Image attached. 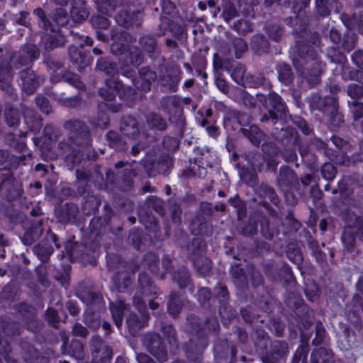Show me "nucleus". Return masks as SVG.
Instances as JSON below:
<instances>
[{
	"instance_id": "nucleus-1",
	"label": "nucleus",
	"mask_w": 363,
	"mask_h": 363,
	"mask_svg": "<svg viewBox=\"0 0 363 363\" xmlns=\"http://www.w3.org/2000/svg\"><path fill=\"white\" fill-rule=\"evenodd\" d=\"M114 216L112 208L106 203L103 216H94L91 219L88 230L84 233L81 242L75 240L74 235L63 239L50 228L46 231L43 239L48 245L53 246L54 250L64 247V250L57 255L59 259L67 257L70 262L93 264L99 257L103 237L108 233L117 235L123 229L122 226L116 228L112 226L111 219Z\"/></svg>"
},
{
	"instance_id": "nucleus-2",
	"label": "nucleus",
	"mask_w": 363,
	"mask_h": 363,
	"mask_svg": "<svg viewBox=\"0 0 363 363\" xmlns=\"http://www.w3.org/2000/svg\"><path fill=\"white\" fill-rule=\"evenodd\" d=\"M257 95L260 103L267 111V113L262 115L260 121L265 123L270 121L274 125L278 123L280 125V127H275L276 130H280L281 132L279 155L287 163L295 162V167H298L299 164L296 162V152L301 138L295 128L284 125L288 114L286 103L281 96L273 90H270L267 96L258 94Z\"/></svg>"
},
{
	"instance_id": "nucleus-3",
	"label": "nucleus",
	"mask_w": 363,
	"mask_h": 363,
	"mask_svg": "<svg viewBox=\"0 0 363 363\" xmlns=\"http://www.w3.org/2000/svg\"><path fill=\"white\" fill-rule=\"evenodd\" d=\"M320 40L318 33L306 30L301 32L295 44L294 52L305 64L301 75L311 86L320 82L326 68L317 50Z\"/></svg>"
},
{
	"instance_id": "nucleus-4",
	"label": "nucleus",
	"mask_w": 363,
	"mask_h": 363,
	"mask_svg": "<svg viewBox=\"0 0 363 363\" xmlns=\"http://www.w3.org/2000/svg\"><path fill=\"white\" fill-rule=\"evenodd\" d=\"M186 328L191 338L184 347L185 355L192 363H201L203 354L208 346V333L218 334L220 325L215 315L206 317L203 322L199 316L190 313L186 317Z\"/></svg>"
},
{
	"instance_id": "nucleus-5",
	"label": "nucleus",
	"mask_w": 363,
	"mask_h": 363,
	"mask_svg": "<svg viewBox=\"0 0 363 363\" xmlns=\"http://www.w3.org/2000/svg\"><path fill=\"white\" fill-rule=\"evenodd\" d=\"M63 127L69 132V140L76 145L67 155L73 164H79L83 160L95 161L98 153L91 149L92 139L86 124L79 119H71L64 123Z\"/></svg>"
},
{
	"instance_id": "nucleus-6",
	"label": "nucleus",
	"mask_w": 363,
	"mask_h": 363,
	"mask_svg": "<svg viewBox=\"0 0 363 363\" xmlns=\"http://www.w3.org/2000/svg\"><path fill=\"white\" fill-rule=\"evenodd\" d=\"M99 96L106 103L115 101L116 96H118L120 104L126 107H133L137 99L136 90L130 86H125L119 79H106L105 86L98 90Z\"/></svg>"
},
{
	"instance_id": "nucleus-7",
	"label": "nucleus",
	"mask_w": 363,
	"mask_h": 363,
	"mask_svg": "<svg viewBox=\"0 0 363 363\" xmlns=\"http://www.w3.org/2000/svg\"><path fill=\"white\" fill-rule=\"evenodd\" d=\"M309 107L311 111H318L325 116L333 128H340L344 124V116L339 111L336 97H322L319 93L313 94L310 98Z\"/></svg>"
},
{
	"instance_id": "nucleus-8",
	"label": "nucleus",
	"mask_w": 363,
	"mask_h": 363,
	"mask_svg": "<svg viewBox=\"0 0 363 363\" xmlns=\"http://www.w3.org/2000/svg\"><path fill=\"white\" fill-rule=\"evenodd\" d=\"M260 226L262 235L272 240L274 237V231L270 227L269 217L262 210H255L250 213L248 220L239 226V233L245 237H251L257 234L258 226Z\"/></svg>"
},
{
	"instance_id": "nucleus-9",
	"label": "nucleus",
	"mask_w": 363,
	"mask_h": 363,
	"mask_svg": "<svg viewBox=\"0 0 363 363\" xmlns=\"http://www.w3.org/2000/svg\"><path fill=\"white\" fill-rule=\"evenodd\" d=\"M141 164L148 177H155L159 174L168 176L174 167V160L167 153L158 155L152 150L141 160Z\"/></svg>"
},
{
	"instance_id": "nucleus-10",
	"label": "nucleus",
	"mask_w": 363,
	"mask_h": 363,
	"mask_svg": "<svg viewBox=\"0 0 363 363\" xmlns=\"http://www.w3.org/2000/svg\"><path fill=\"white\" fill-rule=\"evenodd\" d=\"M160 106L168 116L169 121L177 128L180 136L182 137L186 125L182 98L178 95L163 96L160 99Z\"/></svg>"
},
{
	"instance_id": "nucleus-11",
	"label": "nucleus",
	"mask_w": 363,
	"mask_h": 363,
	"mask_svg": "<svg viewBox=\"0 0 363 363\" xmlns=\"http://www.w3.org/2000/svg\"><path fill=\"white\" fill-rule=\"evenodd\" d=\"M233 116L236 122L241 126L240 133L253 145L259 147L264 134L257 125L252 124V116L241 111H235Z\"/></svg>"
},
{
	"instance_id": "nucleus-12",
	"label": "nucleus",
	"mask_w": 363,
	"mask_h": 363,
	"mask_svg": "<svg viewBox=\"0 0 363 363\" xmlns=\"http://www.w3.org/2000/svg\"><path fill=\"white\" fill-rule=\"evenodd\" d=\"M214 304L218 306L217 311L222 320L230 321L235 317V310L230 306V292L228 287L221 282H218L213 287Z\"/></svg>"
},
{
	"instance_id": "nucleus-13",
	"label": "nucleus",
	"mask_w": 363,
	"mask_h": 363,
	"mask_svg": "<svg viewBox=\"0 0 363 363\" xmlns=\"http://www.w3.org/2000/svg\"><path fill=\"white\" fill-rule=\"evenodd\" d=\"M111 40L113 41L111 45L112 53L117 56L120 61H123L132 48L130 47L132 35L125 30L113 28H111Z\"/></svg>"
},
{
	"instance_id": "nucleus-14",
	"label": "nucleus",
	"mask_w": 363,
	"mask_h": 363,
	"mask_svg": "<svg viewBox=\"0 0 363 363\" xmlns=\"http://www.w3.org/2000/svg\"><path fill=\"white\" fill-rule=\"evenodd\" d=\"M357 238L363 242V217L356 216L352 223L345 227L341 236L342 244L348 252L354 250Z\"/></svg>"
},
{
	"instance_id": "nucleus-15",
	"label": "nucleus",
	"mask_w": 363,
	"mask_h": 363,
	"mask_svg": "<svg viewBox=\"0 0 363 363\" xmlns=\"http://www.w3.org/2000/svg\"><path fill=\"white\" fill-rule=\"evenodd\" d=\"M143 344L148 352L160 362H166L168 359V352L164 340L156 333H149L143 337Z\"/></svg>"
},
{
	"instance_id": "nucleus-16",
	"label": "nucleus",
	"mask_w": 363,
	"mask_h": 363,
	"mask_svg": "<svg viewBox=\"0 0 363 363\" xmlns=\"http://www.w3.org/2000/svg\"><path fill=\"white\" fill-rule=\"evenodd\" d=\"M182 76L183 72L179 65H167L164 68V72L160 75L159 82L161 87L167 91L174 93L178 91Z\"/></svg>"
},
{
	"instance_id": "nucleus-17",
	"label": "nucleus",
	"mask_w": 363,
	"mask_h": 363,
	"mask_svg": "<svg viewBox=\"0 0 363 363\" xmlns=\"http://www.w3.org/2000/svg\"><path fill=\"white\" fill-rule=\"evenodd\" d=\"M15 310L21 316L28 330L34 333L39 332L40 324L38 320L36 310L32 304L21 301L16 304Z\"/></svg>"
},
{
	"instance_id": "nucleus-18",
	"label": "nucleus",
	"mask_w": 363,
	"mask_h": 363,
	"mask_svg": "<svg viewBox=\"0 0 363 363\" xmlns=\"http://www.w3.org/2000/svg\"><path fill=\"white\" fill-rule=\"evenodd\" d=\"M23 351V357L27 363H50V358L53 351L50 349L40 352L32 344L27 341L21 340L19 342Z\"/></svg>"
},
{
	"instance_id": "nucleus-19",
	"label": "nucleus",
	"mask_w": 363,
	"mask_h": 363,
	"mask_svg": "<svg viewBox=\"0 0 363 363\" xmlns=\"http://www.w3.org/2000/svg\"><path fill=\"white\" fill-rule=\"evenodd\" d=\"M89 347L94 363H110L113 357L112 347L107 345L101 337H92Z\"/></svg>"
},
{
	"instance_id": "nucleus-20",
	"label": "nucleus",
	"mask_w": 363,
	"mask_h": 363,
	"mask_svg": "<svg viewBox=\"0 0 363 363\" xmlns=\"http://www.w3.org/2000/svg\"><path fill=\"white\" fill-rule=\"evenodd\" d=\"M23 189L9 173L0 174V194H4L7 201L12 202L21 199Z\"/></svg>"
},
{
	"instance_id": "nucleus-21",
	"label": "nucleus",
	"mask_w": 363,
	"mask_h": 363,
	"mask_svg": "<svg viewBox=\"0 0 363 363\" xmlns=\"http://www.w3.org/2000/svg\"><path fill=\"white\" fill-rule=\"evenodd\" d=\"M123 111L122 104H109L100 102L98 104L96 116L91 121L93 125L100 129H106L110 125V117L108 111L116 113Z\"/></svg>"
},
{
	"instance_id": "nucleus-22",
	"label": "nucleus",
	"mask_w": 363,
	"mask_h": 363,
	"mask_svg": "<svg viewBox=\"0 0 363 363\" xmlns=\"http://www.w3.org/2000/svg\"><path fill=\"white\" fill-rule=\"evenodd\" d=\"M69 57L71 62L79 72H83L89 67L93 61L90 52L86 50L83 45L76 46L72 45L69 47Z\"/></svg>"
},
{
	"instance_id": "nucleus-23",
	"label": "nucleus",
	"mask_w": 363,
	"mask_h": 363,
	"mask_svg": "<svg viewBox=\"0 0 363 363\" xmlns=\"http://www.w3.org/2000/svg\"><path fill=\"white\" fill-rule=\"evenodd\" d=\"M277 184L279 188L285 192L296 190L299 186L296 173L286 165L280 167L279 175L277 178Z\"/></svg>"
},
{
	"instance_id": "nucleus-24",
	"label": "nucleus",
	"mask_w": 363,
	"mask_h": 363,
	"mask_svg": "<svg viewBox=\"0 0 363 363\" xmlns=\"http://www.w3.org/2000/svg\"><path fill=\"white\" fill-rule=\"evenodd\" d=\"M22 80V89L27 94H33L45 80L44 74H38L30 68H26L19 73Z\"/></svg>"
},
{
	"instance_id": "nucleus-25",
	"label": "nucleus",
	"mask_w": 363,
	"mask_h": 363,
	"mask_svg": "<svg viewBox=\"0 0 363 363\" xmlns=\"http://www.w3.org/2000/svg\"><path fill=\"white\" fill-rule=\"evenodd\" d=\"M150 315L146 308L138 314L130 313L125 318V323L128 333L133 337H136L140 331L147 325Z\"/></svg>"
},
{
	"instance_id": "nucleus-26",
	"label": "nucleus",
	"mask_w": 363,
	"mask_h": 363,
	"mask_svg": "<svg viewBox=\"0 0 363 363\" xmlns=\"http://www.w3.org/2000/svg\"><path fill=\"white\" fill-rule=\"evenodd\" d=\"M43 30L45 33L42 35V41L46 51H51L65 45V37L59 28L53 24Z\"/></svg>"
},
{
	"instance_id": "nucleus-27",
	"label": "nucleus",
	"mask_w": 363,
	"mask_h": 363,
	"mask_svg": "<svg viewBox=\"0 0 363 363\" xmlns=\"http://www.w3.org/2000/svg\"><path fill=\"white\" fill-rule=\"evenodd\" d=\"M139 48L152 61L159 60L162 56V50L158 45L157 38L152 34L142 35L138 39Z\"/></svg>"
},
{
	"instance_id": "nucleus-28",
	"label": "nucleus",
	"mask_w": 363,
	"mask_h": 363,
	"mask_svg": "<svg viewBox=\"0 0 363 363\" xmlns=\"http://www.w3.org/2000/svg\"><path fill=\"white\" fill-rule=\"evenodd\" d=\"M184 31V27L172 20V18L165 16H160L157 26V34L158 36L161 37L171 33L174 38L179 40L183 35Z\"/></svg>"
},
{
	"instance_id": "nucleus-29",
	"label": "nucleus",
	"mask_w": 363,
	"mask_h": 363,
	"mask_svg": "<svg viewBox=\"0 0 363 363\" xmlns=\"http://www.w3.org/2000/svg\"><path fill=\"white\" fill-rule=\"evenodd\" d=\"M157 79V73L150 66H145L138 70L137 80L133 81V86L145 93L150 91L152 84Z\"/></svg>"
},
{
	"instance_id": "nucleus-30",
	"label": "nucleus",
	"mask_w": 363,
	"mask_h": 363,
	"mask_svg": "<svg viewBox=\"0 0 363 363\" xmlns=\"http://www.w3.org/2000/svg\"><path fill=\"white\" fill-rule=\"evenodd\" d=\"M55 218L62 224H73L77 221L79 208L72 202H66L55 210Z\"/></svg>"
},
{
	"instance_id": "nucleus-31",
	"label": "nucleus",
	"mask_w": 363,
	"mask_h": 363,
	"mask_svg": "<svg viewBox=\"0 0 363 363\" xmlns=\"http://www.w3.org/2000/svg\"><path fill=\"white\" fill-rule=\"evenodd\" d=\"M356 147L346 140L340 148L339 162L341 165L352 167L355 164H362V157L360 153L354 152Z\"/></svg>"
},
{
	"instance_id": "nucleus-32",
	"label": "nucleus",
	"mask_w": 363,
	"mask_h": 363,
	"mask_svg": "<svg viewBox=\"0 0 363 363\" xmlns=\"http://www.w3.org/2000/svg\"><path fill=\"white\" fill-rule=\"evenodd\" d=\"M128 240L133 247L138 251H145L152 244V236L136 227L130 230Z\"/></svg>"
},
{
	"instance_id": "nucleus-33",
	"label": "nucleus",
	"mask_w": 363,
	"mask_h": 363,
	"mask_svg": "<svg viewBox=\"0 0 363 363\" xmlns=\"http://www.w3.org/2000/svg\"><path fill=\"white\" fill-rule=\"evenodd\" d=\"M40 57V50L32 43H25L21 46L17 63L21 66L31 65Z\"/></svg>"
},
{
	"instance_id": "nucleus-34",
	"label": "nucleus",
	"mask_w": 363,
	"mask_h": 363,
	"mask_svg": "<svg viewBox=\"0 0 363 363\" xmlns=\"http://www.w3.org/2000/svg\"><path fill=\"white\" fill-rule=\"evenodd\" d=\"M311 0H264L265 7H269L274 4L284 7L291 8L293 13L298 16L310 5Z\"/></svg>"
},
{
	"instance_id": "nucleus-35",
	"label": "nucleus",
	"mask_w": 363,
	"mask_h": 363,
	"mask_svg": "<svg viewBox=\"0 0 363 363\" xmlns=\"http://www.w3.org/2000/svg\"><path fill=\"white\" fill-rule=\"evenodd\" d=\"M61 82H66L79 90H86V85L81 80V77L68 69L62 70L61 75L52 76V84H57Z\"/></svg>"
},
{
	"instance_id": "nucleus-36",
	"label": "nucleus",
	"mask_w": 363,
	"mask_h": 363,
	"mask_svg": "<svg viewBox=\"0 0 363 363\" xmlns=\"http://www.w3.org/2000/svg\"><path fill=\"white\" fill-rule=\"evenodd\" d=\"M0 329L6 336L12 338L21 335L23 325L19 321L9 317H1Z\"/></svg>"
},
{
	"instance_id": "nucleus-37",
	"label": "nucleus",
	"mask_w": 363,
	"mask_h": 363,
	"mask_svg": "<svg viewBox=\"0 0 363 363\" xmlns=\"http://www.w3.org/2000/svg\"><path fill=\"white\" fill-rule=\"evenodd\" d=\"M138 293L143 296H153L157 298L159 296V289L155 286L150 276L145 273H140L138 275Z\"/></svg>"
},
{
	"instance_id": "nucleus-38",
	"label": "nucleus",
	"mask_w": 363,
	"mask_h": 363,
	"mask_svg": "<svg viewBox=\"0 0 363 363\" xmlns=\"http://www.w3.org/2000/svg\"><path fill=\"white\" fill-rule=\"evenodd\" d=\"M288 306L292 307L295 315L301 320H304L308 317V307L300 294H292L286 302Z\"/></svg>"
},
{
	"instance_id": "nucleus-39",
	"label": "nucleus",
	"mask_w": 363,
	"mask_h": 363,
	"mask_svg": "<svg viewBox=\"0 0 363 363\" xmlns=\"http://www.w3.org/2000/svg\"><path fill=\"white\" fill-rule=\"evenodd\" d=\"M196 299L201 306L211 312L215 313L218 306L214 304L213 295L211 290L206 286L199 287L196 294Z\"/></svg>"
},
{
	"instance_id": "nucleus-40",
	"label": "nucleus",
	"mask_w": 363,
	"mask_h": 363,
	"mask_svg": "<svg viewBox=\"0 0 363 363\" xmlns=\"http://www.w3.org/2000/svg\"><path fill=\"white\" fill-rule=\"evenodd\" d=\"M225 71L230 74L232 80L238 85H245L246 67L244 64L235 62L232 60L231 62H228Z\"/></svg>"
},
{
	"instance_id": "nucleus-41",
	"label": "nucleus",
	"mask_w": 363,
	"mask_h": 363,
	"mask_svg": "<svg viewBox=\"0 0 363 363\" xmlns=\"http://www.w3.org/2000/svg\"><path fill=\"white\" fill-rule=\"evenodd\" d=\"M289 353V348L287 341L274 340L272 342L269 351L266 354L285 363Z\"/></svg>"
},
{
	"instance_id": "nucleus-42",
	"label": "nucleus",
	"mask_w": 363,
	"mask_h": 363,
	"mask_svg": "<svg viewBox=\"0 0 363 363\" xmlns=\"http://www.w3.org/2000/svg\"><path fill=\"white\" fill-rule=\"evenodd\" d=\"M159 263L160 259L157 254L147 252L143 255L142 264L150 271L152 276L162 280L164 279V274H160Z\"/></svg>"
},
{
	"instance_id": "nucleus-43",
	"label": "nucleus",
	"mask_w": 363,
	"mask_h": 363,
	"mask_svg": "<svg viewBox=\"0 0 363 363\" xmlns=\"http://www.w3.org/2000/svg\"><path fill=\"white\" fill-rule=\"evenodd\" d=\"M89 11L85 0H74L70 9V16L76 23L84 21L89 16Z\"/></svg>"
},
{
	"instance_id": "nucleus-44",
	"label": "nucleus",
	"mask_w": 363,
	"mask_h": 363,
	"mask_svg": "<svg viewBox=\"0 0 363 363\" xmlns=\"http://www.w3.org/2000/svg\"><path fill=\"white\" fill-rule=\"evenodd\" d=\"M59 136L58 129L51 124H47L43 130L40 138L41 147L43 149L49 150L56 143Z\"/></svg>"
},
{
	"instance_id": "nucleus-45",
	"label": "nucleus",
	"mask_w": 363,
	"mask_h": 363,
	"mask_svg": "<svg viewBox=\"0 0 363 363\" xmlns=\"http://www.w3.org/2000/svg\"><path fill=\"white\" fill-rule=\"evenodd\" d=\"M62 348L65 354L77 360H82L84 358V345L80 340H72L68 345L64 341Z\"/></svg>"
},
{
	"instance_id": "nucleus-46",
	"label": "nucleus",
	"mask_w": 363,
	"mask_h": 363,
	"mask_svg": "<svg viewBox=\"0 0 363 363\" xmlns=\"http://www.w3.org/2000/svg\"><path fill=\"white\" fill-rule=\"evenodd\" d=\"M189 229L191 234L195 235L208 236L212 233L211 228L203 216L194 217L191 221Z\"/></svg>"
},
{
	"instance_id": "nucleus-47",
	"label": "nucleus",
	"mask_w": 363,
	"mask_h": 363,
	"mask_svg": "<svg viewBox=\"0 0 363 363\" xmlns=\"http://www.w3.org/2000/svg\"><path fill=\"white\" fill-rule=\"evenodd\" d=\"M43 220H41L37 223H32L30 227L26 230L22 238V242L26 245H31L39 239V238L43 235Z\"/></svg>"
},
{
	"instance_id": "nucleus-48",
	"label": "nucleus",
	"mask_w": 363,
	"mask_h": 363,
	"mask_svg": "<svg viewBox=\"0 0 363 363\" xmlns=\"http://www.w3.org/2000/svg\"><path fill=\"white\" fill-rule=\"evenodd\" d=\"M275 69L279 82L286 86H290L294 80V74L289 64L279 62L276 65Z\"/></svg>"
},
{
	"instance_id": "nucleus-49",
	"label": "nucleus",
	"mask_w": 363,
	"mask_h": 363,
	"mask_svg": "<svg viewBox=\"0 0 363 363\" xmlns=\"http://www.w3.org/2000/svg\"><path fill=\"white\" fill-rule=\"evenodd\" d=\"M23 118L28 129L30 132L39 133L43 127L42 118L33 109L24 111Z\"/></svg>"
},
{
	"instance_id": "nucleus-50",
	"label": "nucleus",
	"mask_w": 363,
	"mask_h": 363,
	"mask_svg": "<svg viewBox=\"0 0 363 363\" xmlns=\"http://www.w3.org/2000/svg\"><path fill=\"white\" fill-rule=\"evenodd\" d=\"M13 67L9 61L0 62V89L8 91L13 78Z\"/></svg>"
},
{
	"instance_id": "nucleus-51",
	"label": "nucleus",
	"mask_w": 363,
	"mask_h": 363,
	"mask_svg": "<svg viewBox=\"0 0 363 363\" xmlns=\"http://www.w3.org/2000/svg\"><path fill=\"white\" fill-rule=\"evenodd\" d=\"M106 139L108 146L116 151L125 152L128 150L124 138L117 131L108 130L106 135Z\"/></svg>"
},
{
	"instance_id": "nucleus-52",
	"label": "nucleus",
	"mask_w": 363,
	"mask_h": 363,
	"mask_svg": "<svg viewBox=\"0 0 363 363\" xmlns=\"http://www.w3.org/2000/svg\"><path fill=\"white\" fill-rule=\"evenodd\" d=\"M96 67L98 70L104 72L106 75L113 77L119 74V68L117 63L109 57H101L97 60Z\"/></svg>"
},
{
	"instance_id": "nucleus-53",
	"label": "nucleus",
	"mask_w": 363,
	"mask_h": 363,
	"mask_svg": "<svg viewBox=\"0 0 363 363\" xmlns=\"http://www.w3.org/2000/svg\"><path fill=\"white\" fill-rule=\"evenodd\" d=\"M140 222L146 230L156 234L160 231V225L157 218L148 211L141 210L138 213Z\"/></svg>"
},
{
	"instance_id": "nucleus-54",
	"label": "nucleus",
	"mask_w": 363,
	"mask_h": 363,
	"mask_svg": "<svg viewBox=\"0 0 363 363\" xmlns=\"http://www.w3.org/2000/svg\"><path fill=\"white\" fill-rule=\"evenodd\" d=\"M120 128L123 134L130 138H135L140 133L137 121L130 116L122 117Z\"/></svg>"
},
{
	"instance_id": "nucleus-55",
	"label": "nucleus",
	"mask_w": 363,
	"mask_h": 363,
	"mask_svg": "<svg viewBox=\"0 0 363 363\" xmlns=\"http://www.w3.org/2000/svg\"><path fill=\"white\" fill-rule=\"evenodd\" d=\"M257 194L260 199H268L276 207H279L280 199L275 189L266 183H261L257 188Z\"/></svg>"
},
{
	"instance_id": "nucleus-56",
	"label": "nucleus",
	"mask_w": 363,
	"mask_h": 363,
	"mask_svg": "<svg viewBox=\"0 0 363 363\" xmlns=\"http://www.w3.org/2000/svg\"><path fill=\"white\" fill-rule=\"evenodd\" d=\"M135 279V273H118L114 277L115 286L120 293L128 291Z\"/></svg>"
},
{
	"instance_id": "nucleus-57",
	"label": "nucleus",
	"mask_w": 363,
	"mask_h": 363,
	"mask_svg": "<svg viewBox=\"0 0 363 363\" xmlns=\"http://www.w3.org/2000/svg\"><path fill=\"white\" fill-rule=\"evenodd\" d=\"M251 48L255 55L260 56L269 52L270 43L262 34H257L252 37Z\"/></svg>"
},
{
	"instance_id": "nucleus-58",
	"label": "nucleus",
	"mask_w": 363,
	"mask_h": 363,
	"mask_svg": "<svg viewBox=\"0 0 363 363\" xmlns=\"http://www.w3.org/2000/svg\"><path fill=\"white\" fill-rule=\"evenodd\" d=\"M101 201L94 195H87L83 197L82 203V210L84 215H94L99 212Z\"/></svg>"
},
{
	"instance_id": "nucleus-59",
	"label": "nucleus",
	"mask_w": 363,
	"mask_h": 363,
	"mask_svg": "<svg viewBox=\"0 0 363 363\" xmlns=\"http://www.w3.org/2000/svg\"><path fill=\"white\" fill-rule=\"evenodd\" d=\"M139 11H131L129 9H123L118 12L115 19L118 25L124 28H129L135 24V21Z\"/></svg>"
},
{
	"instance_id": "nucleus-60",
	"label": "nucleus",
	"mask_w": 363,
	"mask_h": 363,
	"mask_svg": "<svg viewBox=\"0 0 363 363\" xmlns=\"http://www.w3.org/2000/svg\"><path fill=\"white\" fill-rule=\"evenodd\" d=\"M207 245L206 241L201 238H194L191 242L187 245L189 258L193 260V258L203 257L202 254L206 251Z\"/></svg>"
},
{
	"instance_id": "nucleus-61",
	"label": "nucleus",
	"mask_w": 363,
	"mask_h": 363,
	"mask_svg": "<svg viewBox=\"0 0 363 363\" xmlns=\"http://www.w3.org/2000/svg\"><path fill=\"white\" fill-rule=\"evenodd\" d=\"M184 306L182 296L178 292L172 291L167 301V312L172 318H177Z\"/></svg>"
},
{
	"instance_id": "nucleus-62",
	"label": "nucleus",
	"mask_w": 363,
	"mask_h": 363,
	"mask_svg": "<svg viewBox=\"0 0 363 363\" xmlns=\"http://www.w3.org/2000/svg\"><path fill=\"white\" fill-rule=\"evenodd\" d=\"M77 296L89 307L100 304L102 301V297L99 293L91 291L86 289H79L77 292Z\"/></svg>"
},
{
	"instance_id": "nucleus-63",
	"label": "nucleus",
	"mask_w": 363,
	"mask_h": 363,
	"mask_svg": "<svg viewBox=\"0 0 363 363\" xmlns=\"http://www.w3.org/2000/svg\"><path fill=\"white\" fill-rule=\"evenodd\" d=\"M311 363H335L331 350L320 347L311 354Z\"/></svg>"
},
{
	"instance_id": "nucleus-64",
	"label": "nucleus",
	"mask_w": 363,
	"mask_h": 363,
	"mask_svg": "<svg viewBox=\"0 0 363 363\" xmlns=\"http://www.w3.org/2000/svg\"><path fill=\"white\" fill-rule=\"evenodd\" d=\"M239 175L240 180L248 186H258L259 178L255 168L242 166L240 168Z\"/></svg>"
}]
</instances>
